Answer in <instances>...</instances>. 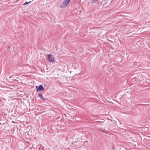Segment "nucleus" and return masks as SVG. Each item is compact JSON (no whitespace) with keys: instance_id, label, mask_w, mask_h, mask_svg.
Segmentation results:
<instances>
[{"instance_id":"nucleus-1","label":"nucleus","mask_w":150,"mask_h":150,"mask_svg":"<svg viewBox=\"0 0 150 150\" xmlns=\"http://www.w3.org/2000/svg\"><path fill=\"white\" fill-rule=\"evenodd\" d=\"M70 0H64L60 6L61 8H64L67 6Z\"/></svg>"},{"instance_id":"nucleus-2","label":"nucleus","mask_w":150,"mask_h":150,"mask_svg":"<svg viewBox=\"0 0 150 150\" xmlns=\"http://www.w3.org/2000/svg\"><path fill=\"white\" fill-rule=\"evenodd\" d=\"M47 58L48 61L50 62H54V57L52 54H48Z\"/></svg>"},{"instance_id":"nucleus-3","label":"nucleus","mask_w":150,"mask_h":150,"mask_svg":"<svg viewBox=\"0 0 150 150\" xmlns=\"http://www.w3.org/2000/svg\"><path fill=\"white\" fill-rule=\"evenodd\" d=\"M36 88L37 89L36 91L38 92L42 90H44L45 89L43 88L42 85H40L39 86H36Z\"/></svg>"},{"instance_id":"nucleus-4","label":"nucleus","mask_w":150,"mask_h":150,"mask_svg":"<svg viewBox=\"0 0 150 150\" xmlns=\"http://www.w3.org/2000/svg\"><path fill=\"white\" fill-rule=\"evenodd\" d=\"M38 95L40 98L42 99L43 100H46V99L44 98L43 96V95L42 94L39 93Z\"/></svg>"},{"instance_id":"nucleus-5","label":"nucleus","mask_w":150,"mask_h":150,"mask_svg":"<svg viewBox=\"0 0 150 150\" xmlns=\"http://www.w3.org/2000/svg\"><path fill=\"white\" fill-rule=\"evenodd\" d=\"M98 1L97 0H92L91 2L92 4H95L97 3Z\"/></svg>"},{"instance_id":"nucleus-6","label":"nucleus","mask_w":150,"mask_h":150,"mask_svg":"<svg viewBox=\"0 0 150 150\" xmlns=\"http://www.w3.org/2000/svg\"><path fill=\"white\" fill-rule=\"evenodd\" d=\"M99 130L103 132H104L106 134H107L108 133V132L107 131H104L102 129H100Z\"/></svg>"},{"instance_id":"nucleus-7","label":"nucleus","mask_w":150,"mask_h":150,"mask_svg":"<svg viewBox=\"0 0 150 150\" xmlns=\"http://www.w3.org/2000/svg\"><path fill=\"white\" fill-rule=\"evenodd\" d=\"M29 2H25L23 4V5L24 6V5H25L27 4H28Z\"/></svg>"},{"instance_id":"nucleus-8","label":"nucleus","mask_w":150,"mask_h":150,"mask_svg":"<svg viewBox=\"0 0 150 150\" xmlns=\"http://www.w3.org/2000/svg\"><path fill=\"white\" fill-rule=\"evenodd\" d=\"M10 47L9 46H8V48H7V49H10Z\"/></svg>"},{"instance_id":"nucleus-9","label":"nucleus","mask_w":150,"mask_h":150,"mask_svg":"<svg viewBox=\"0 0 150 150\" xmlns=\"http://www.w3.org/2000/svg\"><path fill=\"white\" fill-rule=\"evenodd\" d=\"M113 150H114V146L113 147Z\"/></svg>"},{"instance_id":"nucleus-10","label":"nucleus","mask_w":150,"mask_h":150,"mask_svg":"<svg viewBox=\"0 0 150 150\" xmlns=\"http://www.w3.org/2000/svg\"><path fill=\"white\" fill-rule=\"evenodd\" d=\"M97 0L98 1L99 0Z\"/></svg>"}]
</instances>
